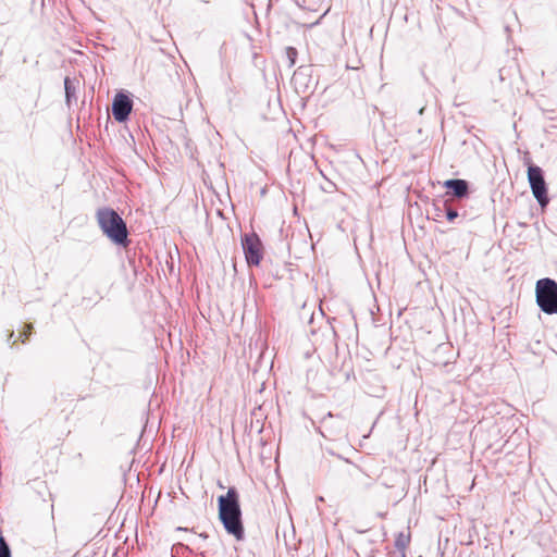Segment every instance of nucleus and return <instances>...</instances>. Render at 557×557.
I'll use <instances>...</instances> for the list:
<instances>
[{
  "instance_id": "obj_1",
  "label": "nucleus",
  "mask_w": 557,
  "mask_h": 557,
  "mask_svg": "<svg viewBox=\"0 0 557 557\" xmlns=\"http://www.w3.org/2000/svg\"><path fill=\"white\" fill-rule=\"evenodd\" d=\"M219 519L225 531L237 541L245 537V529L242 519L239 493L236 487L231 486L225 495L218 497Z\"/></svg>"
},
{
  "instance_id": "obj_2",
  "label": "nucleus",
  "mask_w": 557,
  "mask_h": 557,
  "mask_svg": "<svg viewBox=\"0 0 557 557\" xmlns=\"http://www.w3.org/2000/svg\"><path fill=\"white\" fill-rule=\"evenodd\" d=\"M96 219L102 233L114 244L127 246L128 231L125 221L112 208H99L96 212Z\"/></svg>"
},
{
  "instance_id": "obj_3",
  "label": "nucleus",
  "mask_w": 557,
  "mask_h": 557,
  "mask_svg": "<svg viewBox=\"0 0 557 557\" xmlns=\"http://www.w3.org/2000/svg\"><path fill=\"white\" fill-rule=\"evenodd\" d=\"M535 299L546 314H557V282L550 277L540 278L535 285Z\"/></svg>"
},
{
  "instance_id": "obj_4",
  "label": "nucleus",
  "mask_w": 557,
  "mask_h": 557,
  "mask_svg": "<svg viewBox=\"0 0 557 557\" xmlns=\"http://www.w3.org/2000/svg\"><path fill=\"white\" fill-rule=\"evenodd\" d=\"M528 181L534 198L539 205L544 208L548 205L549 198L547 193V185L544 178V171L535 165L530 164L528 166Z\"/></svg>"
},
{
  "instance_id": "obj_5",
  "label": "nucleus",
  "mask_w": 557,
  "mask_h": 557,
  "mask_svg": "<svg viewBox=\"0 0 557 557\" xmlns=\"http://www.w3.org/2000/svg\"><path fill=\"white\" fill-rule=\"evenodd\" d=\"M242 246L247 264L249 267L259 265L263 257V247L259 236L256 233L245 234L242 237Z\"/></svg>"
},
{
  "instance_id": "obj_6",
  "label": "nucleus",
  "mask_w": 557,
  "mask_h": 557,
  "mask_svg": "<svg viewBox=\"0 0 557 557\" xmlns=\"http://www.w3.org/2000/svg\"><path fill=\"white\" fill-rule=\"evenodd\" d=\"M133 109V100L131 97L120 91L115 95L112 102V115L119 123H124L128 120Z\"/></svg>"
},
{
  "instance_id": "obj_7",
  "label": "nucleus",
  "mask_w": 557,
  "mask_h": 557,
  "mask_svg": "<svg viewBox=\"0 0 557 557\" xmlns=\"http://www.w3.org/2000/svg\"><path fill=\"white\" fill-rule=\"evenodd\" d=\"M334 416L330 412L326 417H324L321 421V425H320V432L322 434L323 437L327 438V440H331V441H335L337 438H339L343 433H344V430H343V420L339 419L338 420V423L336 425H334Z\"/></svg>"
},
{
  "instance_id": "obj_8",
  "label": "nucleus",
  "mask_w": 557,
  "mask_h": 557,
  "mask_svg": "<svg viewBox=\"0 0 557 557\" xmlns=\"http://www.w3.org/2000/svg\"><path fill=\"white\" fill-rule=\"evenodd\" d=\"M444 187L447 194L458 199H463L469 196V183L461 178H450L444 182Z\"/></svg>"
},
{
  "instance_id": "obj_9",
  "label": "nucleus",
  "mask_w": 557,
  "mask_h": 557,
  "mask_svg": "<svg viewBox=\"0 0 557 557\" xmlns=\"http://www.w3.org/2000/svg\"><path fill=\"white\" fill-rule=\"evenodd\" d=\"M437 216L444 215L449 222H454L458 216V211L451 207L448 200L443 201V207L436 206Z\"/></svg>"
},
{
  "instance_id": "obj_10",
  "label": "nucleus",
  "mask_w": 557,
  "mask_h": 557,
  "mask_svg": "<svg viewBox=\"0 0 557 557\" xmlns=\"http://www.w3.org/2000/svg\"><path fill=\"white\" fill-rule=\"evenodd\" d=\"M310 76H311L310 66H300L295 71L293 79L296 85L301 84L305 86V88H307L308 84L306 81H309Z\"/></svg>"
},
{
  "instance_id": "obj_11",
  "label": "nucleus",
  "mask_w": 557,
  "mask_h": 557,
  "mask_svg": "<svg viewBox=\"0 0 557 557\" xmlns=\"http://www.w3.org/2000/svg\"><path fill=\"white\" fill-rule=\"evenodd\" d=\"M65 101L70 107L72 100H76V88L70 77L64 78Z\"/></svg>"
},
{
  "instance_id": "obj_12",
  "label": "nucleus",
  "mask_w": 557,
  "mask_h": 557,
  "mask_svg": "<svg viewBox=\"0 0 557 557\" xmlns=\"http://www.w3.org/2000/svg\"><path fill=\"white\" fill-rule=\"evenodd\" d=\"M409 543H410L409 534H404L403 532L398 533V535L395 540V546L398 550H400L403 554H405V550L408 547Z\"/></svg>"
},
{
  "instance_id": "obj_13",
  "label": "nucleus",
  "mask_w": 557,
  "mask_h": 557,
  "mask_svg": "<svg viewBox=\"0 0 557 557\" xmlns=\"http://www.w3.org/2000/svg\"><path fill=\"white\" fill-rule=\"evenodd\" d=\"M297 55H298V52H297L296 48H294V47H287L286 48V57H287V59L289 61V66L290 67L295 65Z\"/></svg>"
},
{
  "instance_id": "obj_14",
  "label": "nucleus",
  "mask_w": 557,
  "mask_h": 557,
  "mask_svg": "<svg viewBox=\"0 0 557 557\" xmlns=\"http://www.w3.org/2000/svg\"><path fill=\"white\" fill-rule=\"evenodd\" d=\"M0 557H11V549L3 537H0Z\"/></svg>"
},
{
  "instance_id": "obj_15",
  "label": "nucleus",
  "mask_w": 557,
  "mask_h": 557,
  "mask_svg": "<svg viewBox=\"0 0 557 557\" xmlns=\"http://www.w3.org/2000/svg\"><path fill=\"white\" fill-rule=\"evenodd\" d=\"M33 329H34V326L32 323L25 324L24 331L20 334V338H21L22 343H26V341L28 339V337L32 334Z\"/></svg>"
},
{
  "instance_id": "obj_16",
  "label": "nucleus",
  "mask_w": 557,
  "mask_h": 557,
  "mask_svg": "<svg viewBox=\"0 0 557 557\" xmlns=\"http://www.w3.org/2000/svg\"><path fill=\"white\" fill-rule=\"evenodd\" d=\"M13 336H14V332H13V331H11V332L9 333V335H8V343H11V341H12V337H13Z\"/></svg>"
},
{
  "instance_id": "obj_17",
  "label": "nucleus",
  "mask_w": 557,
  "mask_h": 557,
  "mask_svg": "<svg viewBox=\"0 0 557 557\" xmlns=\"http://www.w3.org/2000/svg\"><path fill=\"white\" fill-rule=\"evenodd\" d=\"M423 111H424V108H421V109L419 110V114H422V113H423Z\"/></svg>"
},
{
  "instance_id": "obj_18",
  "label": "nucleus",
  "mask_w": 557,
  "mask_h": 557,
  "mask_svg": "<svg viewBox=\"0 0 557 557\" xmlns=\"http://www.w3.org/2000/svg\"><path fill=\"white\" fill-rule=\"evenodd\" d=\"M187 529L184 528H177V531H186Z\"/></svg>"
},
{
  "instance_id": "obj_19",
  "label": "nucleus",
  "mask_w": 557,
  "mask_h": 557,
  "mask_svg": "<svg viewBox=\"0 0 557 557\" xmlns=\"http://www.w3.org/2000/svg\"><path fill=\"white\" fill-rule=\"evenodd\" d=\"M403 557H406V555H405V554H403Z\"/></svg>"
}]
</instances>
